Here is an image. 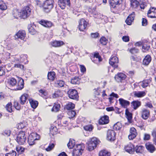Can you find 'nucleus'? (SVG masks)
<instances>
[{
  "label": "nucleus",
  "mask_w": 156,
  "mask_h": 156,
  "mask_svg": "<svg viewBox=\"0 0 156 156\" xmlns=\"http://www.w3.org/2000/svg\"><path fill=\"white\" fill-rule=\"evenodd\" d=\"M84 148V145L83 143L76 145V148L74 149L73 156H79L81 155Z\"/></svg>",
  "instance_id": "nucleus-1"
},
{
  "label": "nucleus",
  "mask_w": 156,
  "mask_h": 156,
  "mask_svg": "<svg viewBox=\"0 0 156 156\" xmlns=\"http://www.w3.org/2000/svg\"><path fill=\"white\" fill-rule=\"evenodd\" d=\"M16 140L19 144L23 145L24 144L26 141L25 133L23 131L20 132L17 135Z\"/></svg>",
  "instance_id": "nucleus-2"
},
{
  "label": "nucleus",
  "mask_w": 156,
  "mask_h": 156,
  "mask_svg": "<svg viewBox=\"0 0 156 156\" xmlns=\"http://www.w3.org/2000/svg\"><path fill=\"white\" fill-rule=\"evenodd\" d=\"M53 0H46L44 3L43 8L45 12H48L53 7Z\"/></svg>",
  "instance_id": "nucleus-3"
},
{
  "label": "nucleus",
  "mask_w": 156,
  "mask_h": 156,
  "mask_svg": "<svg viewBox=\"0 0 156 156\" xmlns=\"http://www.w3.org/2000/svg\"><path fill=\"white\" fill-rule=\"evenodd\" d=\"M39 135L36 133H32L29 136L28 142L30 145H32L35 144V141L38 140Z\"/></svg>",
  "instance_id": "nucleus-4"
},
{
  "label": "nucleus",
  "mask_w": 156,
  "mask_h": 156,
  "mask_svg": "<svg viewBox=\"0 0 156 156\" xmlns=\"http://www.w3.org/2000/svg\"><path fill=\"white\" fill-rule=\"evenodd\" d=\"M31 13V9L29 6L24 7L20 12L21 17L24 19L29 16Z\"/></svg>",
  "instance_id": "nucleus-5"
},
{
  "label": "nucleus",
  "mask_w": 156,
  "mask_h": 156,
  "mask_svg": "<svg viewBox=\"0 0 156 156\" xmlns=\"http://www.w3.org/2000/svg\"><path fill=\"white\" fill-rule=\"evenodd\" d=\"M68 96L70 99L77 100L79 96L77 91L75 89H70L67 92Z\"/></svg>",
  "instance_id": "nucleus-6"
},
{
  "label": "nucleus",
  "mask_w": 156,
  "mask_h": 156,
  "mask_svg": "<svg viewBox=\"0 0 156 156\" xmlns=\"http://www.w3.org/2000/svg\"><path fill=\"white\" fill-rule=\"evenodd\" d=\"M88 23L84 19H82L79 22L78 27L79 29L81 31H83L86 30Z\"/></svg>",
  "instance_id": "nucleus-7"
},
{
  "label": "nucleus",
  "mask_w": 156,
  "mask_h": 156,
  "mask_svg": "<svg viewBox=\"0 0 156 156\" xmlns=\"http://www.w3.org/2000/svg\"><path fill=\"white\" fill-rule=\"evenodd\" d=\"M126 77V76L122 73H118L115 76L116 81L118 82H124Z\"/></svg>",
  "instance_id": "nucleus-8"
},
{
  "label": "nucleus",
  "mask_w": 156,
  "mask_h": 156,
  "mask_svg": "<svg viewBox=\"0 0 156 156\" xmlns=\"http://www.w3.org/2000/svg\"><path fill=\"white\" fill-rule=\"evenodd\" d=\"M116 133L113 130H109L107 134V139L110 141H113L115 140Z\"/></svg>",
  "instance_id": "nucleus-9"
},
{
  "label": "nucleus",
  "mask_w": 156,
  "mask_h": 156,
  "mask_svg": "<svg viewBox=\"0 0 156 156\" xmlns=\"http://www.w3.org/2000/svg\"><path fill=\"white\" fill-rule=\"evenodd\" d=\"M118 58L116 57H113L110 59L109 63L114 68H116L118 67Z\"/></svg>",
  "instance_id": "nucleus-10"
},
{
  "label": "nucleus",
  "mask_w": 156,
  "mask_h": 156,
  "mask_svg": "<svg viewBox=\"0 0 156 156\" xmlns=\"http://www.w3.org/2000/svg\"><path fill=\"white\" fill-rule=\"evenodd\" d=\"M70 4V0H58V5L62 9H65L66 5L69 6Z\"/></svg>",
  "instance_id": "nucleus-11"
},
{
  "label": "nucleus",
  "mask_w": 156,
  "mask_h": 156,
  "mask_svg": "<svg viewBox=\"0 0 156 156\" xmlns=\"http://www.w3.org/2000/svg\"><path fill=\"white\" fill-rule=\"evenodd\" d=\"M141 117L144 119H147L150 115V112L149 110L145 108H143L141 112Z\"/></svg>",
  "instance_id": "nucleus-12"
},
{
  "label": "nucleus",
  "mask_w": 156,
  "mask_h": 156,
  "mask_svg": "<svg viewBox=\"0 0 156 156\" xmlns=\"http://www.w3.org/2000/svg\"><path fill=\"white\" fill-rule=\"evenodd\" d=\"M26 37V33L24 30H19L15 35L16 39H20L23 40Z\"/></svg>",
  "instance_id": "nucleus-13"
},
{
  "label": "nucleus",
  "mask_w": 156,
  "mask_h": 156,
  "mask_svg": "<svg viewBox=\"0 0 156 156\" xmlns=\"http://www.w3.org/2000/svg\"><path fill=\"white\" fill-rule=\"evenodd\" d=\"M147 14L149 17L156 18V9L154 7L151 8L148 11Z\"/></svg>",
  "instance_id": "nucleus-14"
},
{
  "label": "nucleus",
  "mask_w": 156,
  "mask_h": 156,
  "mask_svg": "<svg viewBox=\"0 0 156 156\" xmlns=\"http://www.w3.org/2000/svg\"><path fill=\"white\" fill-rule=\"evenodd\" d=\"M145 147L147 151L150 153H152L156 150L154 146L150 142L146 143Z\"/></svg>",
  "instance_id": "nucleus-15"
},
{
  "label": "nucleus",
  "mask_w": 156,
  "mask_h": 156,
  "mask_svg": "<svg viewBox=\"0 0 156 156\" xmlns=\"http://www.w3.org/2000/svg\"><path fill=\"white\" fill-rule=\"evenodd\" d=\"M130 134L128 136L129 140H133L134 138L137 135L136 129L134 127H132L130 129Z\"/></svg>",
  "instance_id": "nucleus-16"
},
{
  "label": "nucleus",
  "mask_w": 156,
  "mask_h": 156,
  "mask_svg": "<svg viewBox=\"0 0 156 156\" xmlns=\"http://www.w3.org/2000/svg\"><path fill=\"white\" fill-rule=\"evenodd\" d=\"M126 151L130 154H133L134 151V146L131 144H129L125 147Z\"/></svg>",
  "instance_id": "nucleus-17"
},
{
  "label": "nucleus",
  "mask_w": 156,
  "mask_h": 156,
  "mask_svg": "<svg viewBox=\"0 0 156 156\" xmlns=\"http://www.w3.org/2000/svg\"><path fill=\"white\" fill-rule=\"evenodd\" d=\"M39 23L44 27L47 28L51 27L53 26L52 23L51 22L47 20H42L39 21Z\"/></svg>",
  "instance_id": "nucleus-18"
},
{
  "label": "nucleus",
  "mask_w": 156,
  "mask_h": 156,
  "mask_svg": "<svg viewBox=\"0 0 156 156\" xmlns=\"http://www.w3.org/2000/svg\"><path fill=\"white\" fill-rule=\"evenodd\" d=\"M109 121L108 116L107 115H104L99 120V123L101 125L105 124H108Z\"/></svg>",
  "instance_id": "nucleus-19"
},
{
  "label": "nucleus",
  "mask_w": 156,
  "mask_h": 156,
  "mask_svg": "<svg viewBox=\"0 0 156 156\" xmlns=\"http://www.w3.org/2000/svg\"><path fill=\"white\" fill-rule=\"evenodd\" d=\"M120 104L124 108H126L127 106L130 104V102L123 98H120L119 100Z\"/></svg>",
  "instance_id": "nucleus-20"
},
{
  "label": "nucleus",
  "mask_w": 156,
  "mask_h": 156,
  "mask_svg": "<svg viewBox=\"0 0 156 156\" xmlns=\"http://www.w3.org/2000/svg\"><path fill=\"white\" fill-rule=\"evenodd\" d=\"M135 12H133L127 18L126 22L128 25H130L131 22L134 20L135 17Z\"/></svg>",
  "instance_id": "nucleus-21"
},
{
  "label": "nucleus",
  "mask_w": 156,
  "mask_h": 156,
  "mask_svg": "<svg viewBox=\"0 0 156 156\" xmlns=\"http://www.w3.org/2000/svg\"><path fill=\"white\" fill-rule=\"evenodd\" d=\"M18 83L16 88L17 90H21L24 87V80L20 77H18Z\"/></svg>",
  "instance_id": "nucleus-22"
},
{
  "label": "nucleus",
  "mask_w": 156,
  "mask_h": 156,
  "mask_svg": "<svg viewBox=\"0 0 156 156\" xmlns=\"http://www.w3.org/2000/svg\"><path fill=\"white\" fill-rule=\"evenodd\" d=\"M51 45L54 47H59L64 44L63 42L62 41H54L51 42Z\"/></svg>",
  "instance_id": "nucleus-23"
},
{
  "label": "nucleus",
  "mask_w": 156,
  "mask_h": 156,
  "mask_svg": "<svg viewBox=\"0 0 156 156\" xmlns=\"http://www.w3.org/2000/svg\"><path fill=\"white\" fill-rule=\"evenodd\" d=\"M88 141L93 145V146H94L95 148L100 142V140L96 137H93L90 139Z\"/></svg>",
  "instance_id": "nucleus-24"
},
{
  "label": "nucleus",
  "mask_w": 156,
  "mask_h": 156,
  "mask_svg": "<svg viewBox=\"0 0 156 156\" xmlns=\"http://www.w3.org/2000/svg\"><path fill=\"white\" fill-rule=\"evenodd\" d=\"M88 141L93 145V146H94L95 148L100 142V140L96 137H93L90 139Z\"/></svg>",
  "instance_id": "nucleus-25"
},
{
  "label": "nucleus",
  "mask_w": 156,
  "mask_h": 156,
  "mask_svg": "<svg viewBox=\"0 0 156 156\" xmlns=\"http://www.w3.org/2000/svg\"><path fill=\"white\" fill-rule=\"evenodd\" d=\"M121 0H109V4L111 8H115L117 5L120 4L119 2Z\"/></svg>",
  "instance_id": "nucleus-26"
},
{
  "label": "nucleus",
  "mask_w": 156,
  "mask_h": 156,
  "mask_svg": "<svg viewBox=\"0 0 156 156\" xmlns=\"http://www.w3.org/2000/svg\"><path fill=\"white\" fill-rule=\"evenodd\" d=\"M151 60V58L149 55H147L144 58L143 64L145 66L148 65Z\"/></svg>",
  "instance_id": "nucleus-27"
},
{
  "label": "nucleus",
  "mask_w": 156,
  "mask_h": 156,
  "mask_svg": "<svg viewBox=\"0 0 156 156\" xmlns=\"http://www.w3.org/2000/svg\"><path fill=\"white\" fill-rule=\"evenodd\" d=\"M28 95L27 94H24L22 95L20 98V102L22 105H24L26 103Z\"/></svg>",
  "instance_id": "nucleus-28"
},
{
  "label": "nucleus",
  "mask_w": 156,
  "mask_h": 156,
  "mask_svg": "<svg viewBox=\"0 0 156 156\" xmlns=\"http://www.w3.org/2000/svg\"><path fill=\"white\" fill-rule=\"evenodd\" d=\"M152 80V79L150 78L148 79L144 80L140 83H142L141 86L144 88L147 87L149 83H150Z\"/></svg>",
  "instance_id": "nucleus-29"
},
{
  "label": "nucleus",
  "mask_w": 156,
  "mask_h": 156,
  "mask_svg": "<svg viewBox=\"0 0 156 156\" xmlns=\"http://www.w3.org/2000/svg\"><path fill=\"white\" fill-rule=\"evenodd\" d=\"M134 149L137 153L142 154L144 151V147L142 146L137 145L134 147Z\"/></svg>",
  "instance_id": "nucleus-30"
},
{
  "label": "nucleus",
  "mask_w": 156,
  "mask_h": 156,
  "mask_svg": "<svg viewBox=\"0 0 156 156\" xmlns=\"http://www.w3.org/2000/svg\"><path fill=\"white\" fill-rule=\"evenodd\" d=\"M131 104L134 110L136 109L141 105V102L137 100L133 101L131 103Z\"/></svg>",
  "instance_id": "nucleus-31"
},
{
  "label": "nucleus",
  "mask_w": 156,
  "mask_h": 156,
  "mask_svg": "<svg viewBox=\"0 0 156 156\" xmlns=\"http://www.w3.org/2000/svg\"><path fill=\"white\" fill-rule=\"evenodd\" d=\"M125 114L128 122L130 123L132 122V114L129 112L128 109L127 108L126 110Z\"/></svg>",
  "instance_id": "nucleus-32"
},
{
  "label": "nucleus",
  "mask_w": 156,
  "mask_h": 156,
  "mask_svg": "<svg viewBox=\"0 0 156 156\" xmlns=\"http://www.w3.org/2000/svg\"><path fill=\"white\" fill-rule=\"evenodd\" d=\"M55 72L53 71L49 72L48 74V79L53 81L55 79Z\"/></svg>",
  "instance_id": "nucleus-33"
},
{
  "label": "nucleus",
  "mask_w": 156,
  "mask_h": 156,
  "mask_svg": "<svg viewBox=\"0 0 156 156\" xmlns=\"http://www.w3.org/2000/svg\"><path fill=\"white\" fill-rule=\"evenodd\" d=\"M146 94V93L144 91L135 92L134 93V95L136 97L141 98L144 96Z\"/></svg>",
  "instance_id": "nucleus-34"
},
{
  "label": "nucleus",
  "mask_w": 156,
  "mask_h": 156,
  "mask_svg": "<svg viewBox=\"0 0 156 156\" xmlns=\"http://www.w3.org/2000/svg\"><path fill=\"white\" fill-rule=\"evenodd\" d=\"M29 101L31 107L34 109L36 108L38 105V101H34L32 99H29Z\"/></svg>",
  "instance_id": "nucleus-35"
},
{
  "label": "nucleus",
  "mask_w": 156,
  "mask_h": 156,
  "mask_svg": "<svg viewBox=\"0 0 156 156\" xmlns=\"http://www.w3.org/2000/svg\"><path fill=\"white\" fill-rule=\"evenodd\" d=\"M64 83V82L61 80H57L55 82V84L57 87H63Z\"/></svg>",
  "instance_id": "nucleus-36"
},
{
  "label": "nucleus",
  "mask_w": 156,
  "mask_h": 156,
  "mask_svg": "<svg viewBox=\"0 0 156 156\" xmlns=\"http://www.w3.org/2000/svg\"><path fill=\"white\" fill-rule=\"evenodd\" d=\"M110 153L106 150H103L100 151L99 153V156H110Z\"/></svg>",
  "instance_id": "nucleus-37"
},
{
  "label": "nucleus",
  "mask_w": 156,
  "mask_h": 156,
  "mask_svg": "<svg viewBox=\"0 0 156 156\" xmlns=\"http://www.w3.org/2000/svg\"><path fill=\"white\" fill-rule=\"evenodd\" d=\"M75 144V140L73 139H70L69 143L67 144V146L69 149H72Z\"/></svg>",
  "instance_id": "nucleus-38"
},
{
  "label": "nucleus",
  "mask_w": 156,
  "mask_h": 156,
  "mask_svg": "<svg viewBox=\"0 0 156 156\" xmlns=\"http://www.w3.org/2000/svg\"><path fill=\"white\" fill-rule=\"evenodd\" d=\"M131 7L134 8H136L138 6L139 2L136 0H131L130 1Z\"/></svg>",
  "instance_id": "nucleus-39"
},
{
  "label": "nucleus",
  "mask_w": 156,
  "mask_h": 156,
  "mask_svg": "<svg viewBox=\"0 0 156 156\" xmlns=\"http://www.w3.org/2000/svg\"><path fill=\"white\" fill-rule=\"evenodd\" d=\"M80 79L78 77H74L71 79V83L73 84H79L80 83Z\"/></svg>",
  "instance_id": "nucleus-40"
},
{
  "label": "nucleus",
  "mask_w": 156,
  "mask_h": 156,
  "mask_svg": "<svg viewBox=\"0 0 156 156\" xmlns=\"http://www.w3.org/2000/svg\"><path fill=\"white\" fill-rule=\"evenodd\" d=\"M122 127L121 123L120 122H118L114 125L113 129L116 130H119Z\"/></svg>",
  "instance_id": "nucleus-41"
},
{
  "label": "nucleus",
  "mask_w": 156,
  "mask_h": 156,
  "mask_svg": "<svg viewBox=\"0 0 156 156\" xmlns=\"http://www.w3.org/2000/svg\"><path fill=\"white\" fill-rule=\"evenodd\" d=\"M57 129L55 126H51L50 130V134L52 135H54L56 134Z\"/></svg>",
  "instance_id": "nucleus-42"
},
{
  "label": "nucleus",
  "mask_w": 156,
  "mask_h": 156,
  "mask_svg": "<svg viewBox=\"0 0 156 156\" xmlns=\"http://www.w3.org/2000/svg\"><path fill=\"white\" fill-rule=\"evenodd\" d=\"M60 108V105L59 104H55L51 109L52 111L57 112L58 111Z\"/></svg>",
  "instance_id": "nucleus-43"
},
{
  "label": "nucleus",
  "mask_w": 156,
  "mask_h": 156,
  "mask_svg": "<svg viewBox=\"0 0 156 156\" xmlns=\"http://www.w3.org/2000/svg\"><path fill=\"white\" fill-rule=\"evenodd\" d=\"M5 108L7 110L10 112H12V105L11 102L9 103L6 105Z\"/></svg>",
  "instance_id": "nucleus-44"
},
{
  "label": "nucleus",
  "mask_w": 156,
  "mask_h": 156,
  "mask_svg": "<svg viewBox=\"0 0 156 156\" xmlns=\"http://www.w3.org/2000/svg\"><path fill=\"white\" fill-rule=\"evenodd\" d=\"M75 107L74 104L71 103H69L66 106V108L68 110H71L74 109Z\"/></svg>",
  "instance_id": "nucleus-45"
},
{
  "label": "nucleus",
  "mask_w": 156,
  "mask_h": 156,
  "mask_svg": "<svg viewBox=\"0 0 156 156\" xmlns=\"http://www.w3.org/2000/svg\"><path fill=\"white\" fill-rule=\"evenodd\" d=\"M28 29L29 32L31 34L34 35L36 34V31L33 27L31 26L30 27L29 26L28 27Z\"/></svg>",
  "instance_id": "nucleus-46"
},
{
  "label": "nucleus",
  "mask_w": 156,
  "mask_h": 156,
  "mask_svg": "<svg viewBox=\"0 0 156 156\" xmlns=\"http://www.w3.org/2000/svg\"><path fill=\"white\" fill-rule=\"evenodd\" d=\"M100 41L103 45H105L107 43V40L104 37H102L100 38Z\"/></svg>",
  "instance_id": "nucleus-47"
},
{
  "label": "nucleus",
  "mask_w": 156,
  "mask_h": 156,
  "mask_svg": "<svg viewBox=\"0 0 156 156\" xmlns=\"http://www.w3.org/2000/svg\"><path fill=\"white\" fill-rule=\"evenodd\" d=\"M87 149L89 151H92L95 149L94 146H93V145L89 141L87 143Z\"/></svg>",
  "instance_id": "nucleus-48"
},
{
  "label": "nucleus",
  "mask_w": 156,
  "mask_h": 156,
  "mask_svg": "<svg viewBox=\"0 0 156 156\" xmlns=\"http://www.w3.org/2000/svg\"><path fill=\"white\" fill-rule=\"evenodd\" d=\"M13 15L14 17L16 19H17L19 17L21 16H20V12H18V11L16 10H15L13 11Z\"/></svg>",
  "instance_id": "nucleus-49"
},
{
  "label": "nucleus",
  "mask_w": 156,
  "mask_h": 156,
  "mask_svg": "<svg viewBox=\"0 0 156 156\" xmlns=\"http://www.w3.org/2000/svg\"><path fill=\"white\" fill-rule=\"evenodd\" d=\"M9 83L11 85L13 86L16 85L17 84V81L14 78H11L10 80Z\"/></svg>",
  "instance_id": "nucleus-50"
},
{
  "label": "nucleus",
  "mask_w": 156,
  "mask_h": 156,
  "mask_svg": "<svg viewBox=\"0 0 156 156\" xmlns=\"http://www.w3.org/2000/svg\"><path fill=\"white\" fill-rule=\"evenodd\" d=\"M83 128L86 131H91L92 130L93 127L91 125H89L84 126Z\"/></svg>",
  "instance_id": "nucleus-51"
},
{
  "label": "nucleus",
  "mask_w": 156,
  "mask_h": 156,
  "mask_svg": "<svg viewBox=\"0 0 156 156\" xmlns=\"http://www.w3.org/2000/svg\"><path fill=\"white\" fill-rule=\"evenodd\" d=\"M16 152L12 150L9 153L5 154V156H16Z\"/></svg>",
  "instance_id": "nucleus-52"
},
{
  "label": "nucleus",
  "mask_w": 156,
  "mask_h": 156,
  "mask_svg": "<svg viewBox=\"0 0 156 156\" xmlns=\"http://www.w3.org/2000/svg\"><path fill=\"white\" fill-rule=\"evenodd\" d=\"M17 151L20 154L24 151V149L21 147H18L16 148Z\"/></svg>",
  "instance_id": "nucleus-53"
},
{
  "label": "nucleus",
  "mask_w": 156,
  "mask_h": 156,
  "mask_svg": "<svg viewBox=\"0 0 156 156\" xmlns=\"http://www.w3.org/2000/svg\"><path fill=\"white\" fill-rule=\"evenodd\" d=\"M13 106L17 110H19L21 108L20 105H19L18 102L16 101H14Z\"/></svg>",
  "instance_id": "nucleus-54"
},
{
  "label": "nucleus",
  "mask_w": 156,
  "mask_h": 156,
  "mask_svg": "<svg viewBox=\"0 0 156 156\" xmlns=\"http://www.w3.org/2000/svg\"><path fill=\"white\" fill-rule=\"evenodd\" d=\"M55 146L54 144L51 143L50 144L47 148L46 149V150L47 151H50L52 150Z\"/></svg>",
  "instance_id": "nucleus-55"
},
{
  "label": "nucleus",
  "mask_w": 156,
  "mask_h": 156,
  "mask_svg": "<svg viewBox=\"0 0 156 156\" xmlns=\"http://www.w3.org/2000/svg\"><path fill=\"white\" fill-rule=\"evenodd\" d=\"M150 48V45L148 44H144L142 45V48L146 51H148Z\"/></svg>",
  "instance_id": "nucleus-56"
},
{
  "label": "nucleus",
  "mask_w": 156,
  "mask_h": 156,
  "mask_svg": "<svg viewBox=\"0 0 156 156\" xmlns=\"http://www.w3.org/2000/svg\"><path fill=\"white\" fill-rule=\"evenodd\" d=\"M98 58V60L99 62H100L101 61V58L100 56L99 55V54L97 53H95L93 57L92 58H91V59L92 60L93 58Z\"/></svg>",
  "instance_id": "nucleus-57"
},
{
  "label": "nucleus",
  "mask_w": 156,
  "mask_h": 156,
  "mask_svg": "<svg viewBox=\"0 0 156 156\" xmlns=\"http://www.w3.org/2000/svg\"><path fill=\"white\" fill-rule=\"evenodd\" d=\"M5 68L2 67H0V76H2L5 74Z\"/></svg>",
  "instance_id": "nucleus-58"
},
{
  "label": "nucleus",
  "mask_w": 156,
  "mask_h": 156,
  "mask_svg": "<svg viewBox=\"0 0 156 156\" xmlns=\"http://www.w3.org/2000/svg\"><path fill=\"white\" fill-rule=\"evenodd\" d=\"M139 51V50L135 48H131L130 50V52L132 54H134L137 53Z\"/></svg>",
  "instance_id": "nucleus-59"
},
{
  "label": "nucleus",
  "mask_w": 156,
  "mask_h": 156,
  "mask_svg": "<svg viewBox=\"0 0 156 156\" xmlns=\"http://www.w3.org/2000/svg\"><path fill=\"white\" fill-rule=\"evenodd\" d=\"M7 9V6L5 4L0 3V9L2 10H5Z\"/></svg>",
  "instance_id": "nucleus-60"
},
{
  "label": "nucleus",
  "mask_w": 156,
  "mask_h": 156,
  "mask_svg": "<svg viewBox=\"0 0 156 156\" xmlns=\"http://www.w3.org/2000/svg\"><path fill=\"white\" fill-rule=\"evenodd\" d=\"M122 40L125 42H127L129 41V37L128 36H124L122 37Z\"/></svg>",
  "instance_id": "nucleus-61"
},
{
  "label": "nucleus",
  "mask_w": 156,
  "mask_h": 156,
  "mask_svg": "<svg viewBox=\"0 0 156 156\" xmlns=\"http://www.w3.org/2000/svg\"><path fill=\"white\" fill-rule=\"evenodd\" d=\"M91 35L92 38H96L98 37L99 34L98 32H96L95 33H91Z\"/></svg>",
  "instance_id": "nucleus-62"
},
{
  "label": "nucleus",
  "mask_w": 156,
  "mask_h": 156,
  "mask_svg": "<svg viewBox=\"0 0 156 156\" xmlns=\"http://www.w3.org/2000/svg\"><path fill=\"white\" fill-rule=\"evenodd\" d=\"M150 138V135L147 134H144V140H149Z\"/></svg>",
  "instance_id": "nucleus-63"
},
{
  "label": "nucleus",
  "mask_w": 156,
  "mask_h": 156,
  "mask_svg": "<svg viewBox=\"0 0 156 156\" xmlns=\"http://www.w3.org/2000/svg\"><path fill=\"white\" fill-rule=\"evenodd\" d=\"M14 66L16 67L19 68L21 69H23L24 66L20 64H17L15 65Z\"/></svg>",
  "instance_id": "nucleus-64"
}]
</instances>
